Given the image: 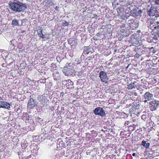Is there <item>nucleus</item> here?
<instances>
[{
    "label": "nucleus",
    "mask_w": 159,
    "mask_h": 159,
    "mask_svg": "<svg viewBox=\"0 0 159 159\" xmlns=\"http://www.w3.org/2000/svg\"><path fill=\"white\" fill-rule=\"evenodd\" d=\"M119 1H120V2H124L125 1V0H119Z\"/></svg>",
    "instance_id": "31"
},
{
    "label": "nucleus",
    "mask_w": 159,
    "mask_h": 159,
    "mask_svg": "<svg viewBox=\"0 0 159 159\" xmlns=\"http://www.w3.org/2000/svg\"><path fill=\"white\" fill-rule=\"evenodd\" d=\"M38 98H39V100H41V96H39L38 97Z\"/></svg>",
    "instance_id": "29"
},
{
    "label": "nucleus",
    "mask_w": 159,
    "mask_h": 159,
    "mask_svg": "<svg viewBox=\"0 0 159 159\" xmlns=\"http://www.w3.org/2000/svg\"><path fill=\"white\" fill-rule=\"evenodd\" d=\"M53 78L54 80H57L59 78L60 75L59 73L57 71L54 72L52 74Z\"/></svg>",
    "instance_id": "12"
},
{
    "label": "nucleus",
    "mask_w": 159,
    "mask_h": 159,
    "mask_svg": "<svg viewBox=\"0 0 159 159\" xmlns=\"http://www.w3.org/2000/svg\"><path fill=\"white\" fill-rule=\"evenodd\" d=\"M55 9L57 11H59V7L58 6H56L55 8Z\"/></svg>",
    "instance_id": "26"
},
{
    "label": "nucleus",
    "mask_w": 159,
    "mask_h": 159,
    "mask_svg": "<svg viewBox=\"0 0 159 159\" xmlns=\"http://www.w3.org/2000/svg\"><path fill=\"white\" fill-rule=\"evenodd\" d=\"M89 48L87 47H84V52L83 53V55H84V54H89Z\"/></svg>",
    "instance_id": "18"
},
{
    "label": "nucleus",
    "mask_w": 159,
    "mask_h": 159,
    "mask_svg": "<svg viewBox=\"0 0 159 159\" xmlns=\"http://www.w3.org/2000/svg\"><path fill=\"white\" fill-rule=\"evenodd\" d=\"M130 14L132 16L134 17L139 16L138 11L137 10L135 9H133V10H131V11L130 12Z\"/></svg>",
    "instance_id": "13"
},
{
    "label": "nucleus",
    "mask_w": 159,
    "mask_h": 159,
    "mask_svg": "<svg viewBox=\"0 0 159 159\" xmlns=\"http://www.w3.org/2000/svg\"><path fill=\"white\" fill-rule=\"evenodd\" d=\"M93 112L96 115H98L101 117L105 116L106 113L102 108L100 107H96L93 110Z\"/></svg>",
    "instance_id": "5"
},
{
    "label": "nucleus",
    "mask_w": 159,
    "mask_h": 159,
    "mask_svg": "<svg viewBox=\"0 0 159 159\" xmlns=\"http://www.w3.org/2000/svg\"><path fill=\"white\" fill-rule=\"evenodd\" d=\"M99 77L101 80L103 82H106L108 80L106 72L101 71L99 73Z\"/></svg>",
    "instance_id": "7"
},
{
    "label": "nucleus",
    "mask_w": 159,
    "mask_h": 159,
    "mask_svg": "<svg viewBox=\"0 0 159 159\" xmlns=\"http://www.w3.org/2000/svg\"><path fill=\"white\" fill-rule=\"evenodd\" d=\"M153 39L156 40H159V30L154 33Z\"/></svg>",
    "instance_id": "14"
},
{
    "label": "nucleus",
    "mask_w": 159,
    "mask_h": 159,
    "mask_svg": "<svg viewBox=\"0 0 159 159\" xmlns=\"http://www.w3.org/2000/svg\"><path fill=\"white\" fill-rule=\"evenodd\" d=\"M149 141L148 139H147L146 141L144 140H143L142 142L141 145L143 146L146 148H149L150 145V143L148 142Z\"/></svg>",
    "instance_id": "11"
},
{
    "label": "nucleus",
    "mask_w": 159,
    "mask_h": 159,
    "mask_svg": "<svg viewBox=\"0 0 159 159\" xmlns=\"http://www.w3.org/2000/svg\"><path fill=\"white\" fill-rule=\"evenodd\" d=\"M145 116H146L145 115H142V116H141V118L142 119H143V120H144V119H145Z\"/></svg>",
    "instance_id": "27"
},
{
    "label": "nucleus",
    "mask_w": 159,
    "mask_h": 159,
    "mask_svg": "<svg viewBox=\"0 0 159 159\" xmlns=\"http://www.w3.org/2000/svg\"><path fill=\"white\" fill-rule=\"evenodd\" d=\"M149 107L152 111H155L159 106V101L154 100L149 103Z\"/></svg>",
    "instance_id": "3"
},
{
    "label": "nucleus",
    "mask_w": 159,
    "mask_h": 159,
    "mask_svg": "<svg viewBox=\"0 0 159 159\" xmlns=\"http://www.w3.org/2000/svg\"><path fill=\"white\" fill-rule=\"evenodd\" d=\"M143 12V11L141 10H139L138 11V15L139 16L141 13H142Z\"/></svg>",
    "instance_id": "24"
},
{
    "label": "nucleus",
    "mask_w": 159,
    "mask_h": 159,
    "mask_svg": "<svg viewBox=\"0 0 159 159\" xmlns=\"http://www.w3.org/2000/svg\"><path fill=\"white\" fill-rule=\"evenodd\" d=\"M129 24H130V27L133 26L134 25H135V26H134V28H135L136 27H137L138 25H137V26H136V25L135 24L136 23L134 22L133 20L131 19L130 20H129Z\"/></svg>",
    "instance_id": "17"
},
{
    "label": "nucleus",
    "mask_w": 159,
    "mask_h": 159,
    "mask_svg": "<svg viewBox=\"0 0 159 159\" xmlns=\"http://www.w3.org/2000/svg\"><path fill=\"white\" fill-rule=\"evenodd\" d=\"M124 8L121 7H119L117 8V10L118 13L120 14V13L124 11Z\"/></svg>",
    "instance_id": "20"
},
{
    "label": "nucleus",
    "mask_w": 159,
    "mask_h": 159,
    "mask_svg": "<svg viewBox=\"0 0 159 159\" xmlns=\"http://www.w3.org/2000/svg\"><path fill=\"white\" fill-rule=\"evenodd\" d=\"M36 104V101L31 96H30V99L28 101V107L30 108H32L34 107Z\"/></svg>",
    "instance_id": "8"
},
{
    "label": "nucleus",
    "mask_w": 159,
    "mask_h": 159,
    "mask_svg": "<svg viewBox=\"0 0 159 159\" xmlns=\"http://www.w3.org/2000/svg\"><path fill=\"white\" fill-rule=\"evenodd\" d=\"M132 106H133L132 107L133 108H134V109H136V107L135 106V105L134 106V105H133Z\"/></svg>",
    "instance_id": "30"
},
{
    "label": "nucleus",
    "mask_w": 159,
    "mask_h": 159,
    "mask_svg": "<svg viewBox=\"0 0 159 159\" xmlns=\"http://www.w3.org/2000/svg\"><path fill=\"white\" fill-rule=\"evenodd\" d=\"M156 24L157 25L155 28L159 30V22H157Z\"/></svg>",
    "instance_id": "23"
},
{
    "label": "nucleus",
    "mask_w": 159,
    "mask_h": 159,
    "mask_svg": "<svg viewBox=\"0 0 159 159\" xmlns=\"http://www.w3.org/2000/svg\"><path fill=\"white\" fill-rule=\"evenodd\" d=\"M24 32V30H22V33H23V32Z\"/></svg>",
    "instance_id": "38"
},
{
    "label": "nucleus",
    "mask_w": 159,
    "mask_h": 159,
    "mask_svg": "<svg viewBox=\"0 0 159 159\" xmlns=\"http://www.w3.org/2000/svg\"><path fill=\"white\" fill-rule=\"evenodd\" d=\"M152 81L154 82L155 83H156L157 82V80L156 79H153V80H152Z\"/></svg>",
    "instance_id": "28"
},
{
    "label": "nucleus",
    "mask_w": 159,
    "mask_h": 159,
    "mask_svg": "<svg viewBox=\"0 0 159 159\" xmlns=\"http://www.w3.org/2000/svg\"><path fill=\"white\" fill-rule=\"evenodd\" d=\"M72 64L71 63H70L69 64L68 66H71V65H72Z\"/></svg>",
    "instance_id": "33"
},
{
    "label": "nucleus",
    "mask_w": 159,
    "mask_h": 159,
    "mask_svg": "<svg viewBox=\"0 0 159 159\" xmlns=\"http://www.w3.org/2000/svg\"><path fill=\"white\" fill-rule=\"evenodd\" d=\"M62 25L63 26H67L69 25V23L66 21L64 20L62 22Z\"/></svg>",
    "instance_id": "22"
},
{
    "label": "nucleus",
    "mask_w": 159,
    "mask_h": 159,
    "mask_svg": "<svg viewBox=\"0 0 159 159\" xmlns=\"http://www.w3.org/2000/svg\"><path fill=\"white\" fill-rule=\"evenodd\" d=\"M153 95L152 94L148 92L145 93L143 95V98L145 100L143 101L145 103L148 102V101H150L153 99Z\"/></svg>",
    "instance_id": "6"
},
{
    "label": "nucleus",
    "mask_w": 159,
    "mask_h": 159,
    "mask_svg": "<svg viewBox=\"0 0 159 159\" xmlns=\"http://www.w3.org/2000/svg\"><path fill=\"white\" fill-rule=\"evenodd\" d=\"M134 95H137V93H134Z\"/></svg>",
    "instance_id": "35"
},
{
    "label": "nucleus",
    "mask_w": 159,
    "mask_h": 159,
    "mask_svg": "<svg viewBox=\"0 0 159 159\" xmlns=\"http://www.w3.org/2000/svg\"><path fill=\"white\" fill-rule=\"evenodd\" d=\"M131 7L130 6L128 8H129V9H130V10H131Z\"/></svg>",
    "instance_id": "36"
},
{
    "label": "nucleus",
    "mask_w": 159,
    "mask_h": 159,
    "mask_svg": "<svg viewBox=\"0 0 159 159\" xmlns=\"http://www.w3.org/2000/svg\"><path fill=\"white\" fill-rule=\"evenodd\" d=\"M131 43H132L133 45L137 44L138 43V41L137 39L134 37H132L131 40Z\"/></svg>",
    "instance_id": "16"
},
{
    "label": "nucleus",
    "mask_w": 159,
    "mask_h": 159,
    "mask_svg": "<svg viewBox=\"0 0 159 159\" xmlns=\"http://www.w3.org/2000/svg\"><path fill=\"white\" fill-rule=\"evenodd\" d=\"M23 145H24V143H22V144H21V145L22 146H23Z\"/></svg>",
    "instance_id": "34"
},
{
    "label": "nucleus",
    "mask_w": 159,
    "mask_h": 159,
    "mask_svg": "<svg viewBox=\"0 0 159 159\" xmlns=\"http://www.w3.org/2000/svg\"><path fill=\"white\" fill-rule=\"evenodd\" d=\"M153 48V47L151 48V49H152V48Z\"/></svg>",
    "instance_id": "39"
},
{
    "label": "nucleus",
    "mask_w": 159,
    "mask_h": 159,
    "mask_svg": "<svg viewBox=\"0 0 159 159\" xmlns=\"http://www.w3.org/2000/svg\"><path fill=\"white\" fill-rule=\"evenodd\" d=\"M9 5L10 8L15 12H20L26 8V6L25 4L20 2H10Z\"/></svg>",
    "instance_id": "1"
},
{
    "label": "nucleus",
    "mask_w": 159,
    "mask_h": 159,
    "mask_svg": "<svg viewBox=\"0 0 159 159\" xmlns=\"http://www.w3.org/2000/svg\"><path fill=\"white\" fill-rule=\"evenodd\" d=\"M148 14L150 16L158 15L157 9L152 5H149L147 7Z\"/></svg>",
    "instance_id": "2"
},
{
    "label": "nucleus",
    "mask_w": 159,
    "mask_h": 159,
    "mask_svg": "<svg viewBox=\"0 0 159 159\" xmlns=\"http://www.w3.org/2000/svg\"><path fill=\"white\" fill-rule=\"evenodd\" d=\"M114 51H115V52H116V49H115Z\"/></svg>",
    "instance_id": "37"
},
{
    "label": "nucleus",
    "mask_w": 159,
    "mask_h": 159,
    "mask_svg": "<svg viewBox=\"0 0 159 159\" xmlns=\"http://www.w3.org/2000/svg\"><path fill=\"white\" fill-rule=\"evenodd\" d=\"M38 34L39 35V37H42L43 39H44V38H45V37L44 36L43 34L42 33V30L40 31L39 32H38Z\"/></svg>",
    "instance_id": "21"
},
{
    "label": "nucleus",
    "mask_w": 159,
    "mask_h": 159,
    "mask_svg": "<svg viewBox=\"0 0 159 159\" xmlns=\"http://www.w3.org/2000/svg\"><path fill=\"white\" fill-rule=\"evenodd\" d=\"M135 153H133L132 154V156H135Z\"/></svg>",
    "instance_id": "32"
},
{
    "label": "nucleus",
    "mask_w": 159,
    "mask_h": 159,
    "mask_svg": "<svg viewBox=\"0 0 159 159\" xmlns=\"http://www.w3.org/2000/svg\"><path fill=\"white\" fill-rule=\"evenodd\" d=\"M136 82H134L133 83H131L129 85H128L127 88L129 89H132L134 88H135L136 87V86L135 85V83Z\"/></svg>",
    "instance_id": "15"
},
{
    "label": "nucleus",
    "mask_w": 159,
    "mask_h": 159,
    "mask_svg": "<svg viewBox=\"0 0 159 159\" xmlns=\"http://www.w3.org/2000/svg\"><path fill=\"white\" fill-rule=\"evenodd\" d=\"M63 71L65 75L70 76L73 75L75 70L72 66H68L66 67H65Z\"/></svg>",
    "instance_id": "4"
},
{
    "label": "nucleus",
    "mask_w": 159,
    "mask_h": 159,
    "mask_svg": "<svg viewBox=\"0 0 159 159\" xmlns=\"http://www.w3.org/2000/svg\"><path fill=\"white\" fill-rule=\"evenodd\" d=\"M156 4L158 5H159V0H155Z\"/></svg>",
    "instance_id": "25"
},
{
    "label": "nucleus",
    "mask_w": 159,
    "mask_h": 159,
    "mask_svg": "<svg viewBox=\"0 0 159 159\" xmlns=\"http://www.w3.org/2000/svg\"><path fill=\"white\" fill-rule=\"evenodd\" d=\"M10 106V105L8 103L6 102L0 101V107L9 109Z\"/></svg>",
    "instance_id": "10"
},
{
    "label": "nucleus",
    "mask_w": 159,
    "mask_h": 159,
    "mask_svg": "<svg viewBox=\"0 0 159 159\" xmlns=\"http://www.w3.org/2000/svg\"><path fill=\"white\" fill-rule=\"evenodd\" d=\"M12 24L14 26L18 25V22L16 19H14L12 20Z\"/></svg>",
    "instance_id": "19"
},
{
    "label": "nucleus",
    "mask_w": 159,
    "mask_h": 159,
    "mask_svg": "<svg viewBox=\"0 0 159 159\" xmlns=\"http://www.w3.org/2000/svg\"><path fill=\"white\" fill-rule=\"evenodd\" d=\"M62 83L63 84L66 85L68 89H71L73 87V83L70 80H63Z\"/></svg>",
    "instance_id": "9"
}]
</instances>
